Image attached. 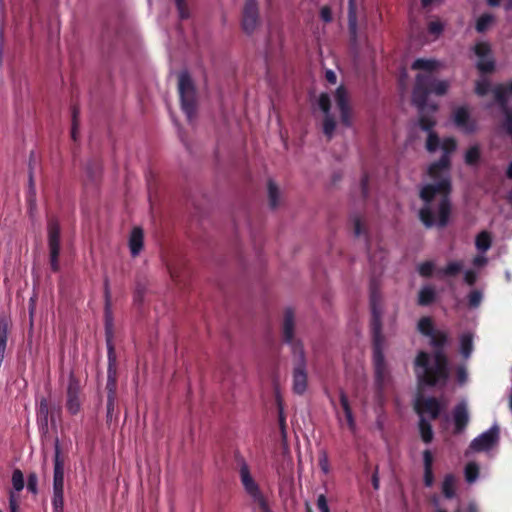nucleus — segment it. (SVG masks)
Returning <instances> with one entry per match:
<instances>
[{
	"label": "nucleus",
	"instance_id": "f257e3e1",
	"mask_svg": "<svg viewBox=\"0 0 512 512\" xmlns=\"http://www.w3.org/2000/svg\"><path fill=\"white\" fill-rule=\"evenodd\" d=\"M448 88L449 82L446 80L434 79L430 75H416L411 101L418 111L417 126L428 134L426 149L429 152H435L441 143L438 134L434 131L439 106L436 103H429L428 97L431 94L443 96Z\"/></svg>",
	"mask_w": 512,
	"mask_h": 512
},
{
	"label": "nucleus",
	"instance_id": "f03ea898",
	"mask_svg": "<svg viewBox=\"0 0 512 512\" xmlns=\"http://www.w3.org/2000/svg\"><path fill=\"white\" fill-rule=\"evenodd\" d=\"M432 354L419 351L414 360V372L419 387L443 389L450 378L449 361L445 347L449 342L448 333L437 330L429 337Z\"/></svg>",
	"mask_w": 512,
	"mask_h": 512
},
{
	"label": "nucleus",
	"instance_id": "7ed1b4c3",
	"mask_svg": "<svg viewBox=\"0 0 512 512\" xmlns=\"http://www.w3.org/2000/svg\"><path fill=\"white\" fill-rule=\"evenodd\" d=\"M451 191L452 184L449 175L440 178L433 184H427L421 189L420 198L425 205L419 210V219L426 228L433 226L444 228L449 224L452 211Z\"/></svg>",
	"mask_w": 512,
	"mask_h": 512
},
{
	"label": "nucleus",
	"instance_id": "20e7f679",
	"mask_svg": "<svg viewBox=\"0 0 512 512\" xmlns=\"http://www.w3.org/2000/svg\"><path fill=\"white\" fill-rule=\"evenodd\" d=\"M104 328H105V340L107 346V420H111L115 410L116 398H117V356L115 346L113 343L114 338V318L111 308V291L109 286V279H104Z\"/></svg>",
	"mask_w": 512,
	"mask_h": 512
},
{
	"label": "nucleus",
	"instance_id": "39448f33",
	"mask_svg": "<svg viewBox=\"0 0 512 512\" xmlns=\"http://www.w3.org/2000/svg\"><path fill=\"white\" fill-rule=\"evenodd\" d=\"M178 93L180 105L189 122H192L197 114V92L194 81L188 70H183L178 75Z\"/></svg>",
	"mask_w": 512,
	"mask_h": 512
},
{
	"label": "nucleus",
	"instance_id": "423d86ee",
	"mask_svg": "<svg viewBox=\"0 0 512 512\" xmlns=\"http://www.w3.org/2000/svg\"><path fill=\"white\" fill-rule=\"evenodd\" d=\"M54 449L52 506L53 512H64V459L58 438L54 441Z\"/></svg>",
	"mask_w": 512,
	"mask_h": 512
},
{
	"label": "nucleus",
	"instance_id": "0eeeda50",
	"mask_svg": "<svg viewBox=\"0 0 512 512\" xmlns=\"http://www.w3.org/2000/svg\"><path fill=\"white\" fill-rule=\"evenodd\" d=\"M371 333L373 340V361L375 373L378 379H381L385 369V360L383 354L384 335L382 333V321L380 312L373 307L371 318Z\"/></svg>",
	"mask_w": 512,
	"mask_h": 512
},
{
	"label": "nucleus",
	"instance_id": "6e6552de",
	"mask_svg": "<svg viewBox=\"0 0 512 512\" xmlns=\"http://www.w3.org/2000/svg\"><path fill=\"white\" fill-rule=\"evenodd\" d=\"M240 464V479L246 493L253 499V502L258 505L261 512H272L267 500L261 493L259 485L253 479L249 466L243 457L239 458Z\"/></svg>",
	"mask_w": 512,
	"mask_h": 512
},
{
	"label": "nucleus",
	"instance_id": "1a4fd4ad",
	"mask_svg": "<svg viewBox=\"0 0 512 512\" xmlns=\"http://www.w3.org/2000/svg\"><path fill=\"white\" fill-rule=\"evenodd\" d=\"M296 317L292 307H287L284 310L283 321L281 326L282 342L291 347L293 355L305 352L303 343L300 339L295 337Z\"/></svg>",
	"mask_w": 512,
	"mask_h": 512
},
{
	"label": "nucleus",
	"instance_id": "9d476101",
	"mask_svg": "<svg viewBox=\"0 0 512 512\" xmlns=\"http://www.w3.org/2000/svg\"><path fill=\"white\" fill-rule=\"evenodd\" d=\"M60 224L56 218H50L47 223V240L49 249L50 268L53 272L60 270Z\"/></svg>",
	"mask_w": 512,
	"mask_h": 512
},
{
	"label": "nucleus",
	"instance_id": "9b49d317",
	"mask_svg": "<svg viewBox=\"0 0 512 512\" xmlns=\"http://www.w3.org/2000/svg\"><path fill=\"white\" fill-rule=\"evenodd\" d=\"M295 359L293 367V386L292 390L297 395H303L308 386L307 362L305 352L293 355Z\"/></svg>",
	"mask_w": 512,
	"mask_h": 512
},
{
	"label": "nucleus",
	"instance_id": "f8f14e48",
	"mask_svg": "<svg viewBox=\"0 0 512 512\" xmlns=\"http://www.w3.org/2000/svg\"><path fill=\"white\" fill-rule=\"evenodd\" d=\"M260 23L259 7L257 0H245L242 10V29L250 35Z\"/></svg>",
	"mask_w": 512,
	"mask_h": 512
},
{
	"label": "nucleus",
	"instance_id": "ddd939ff",
	"mask_svg": "<svg viewBox=\"0 0 512 512\" xmlns=\"http://www.w3.org/2000/svg\"><path fill=\"white\" fill-rule=\"evenodd\" d=\"M81 386L79 379L75 376L74 372L71 371L68 379L67 386V400L66 408L71 415H76L81 410L80 401Z\"/></svg>",
	"mask_w": 512,
	"mask_h": 512
},
{
	"label": "nucleus",
	"instance_id": "4468645a",
	"mask_svg": "<svg viewBox=\"0 0 512 512\" xmlns=\"http://www.w3.org/2000/svg\"><path fill=\"white\" fill-rule=\"evenodd\" d=\"M336 105L340 111L342 125L349 128L352 126L351 108L349 105L348 92L344 86H339L334 94Z\"/></svg>",
	"mask_w": 512,
	"mask_h": 512
},
{
	"label": "nucleus",
	"instance_id": "2eb2a0df",
	"mask_svg": "<svg viewBox=\"0 0 512 512\" xmlns=\"http://www.w3.org/2000/svg\"><path fill=\"white\" fill-rule=\"evenodd\" d=\"M499 429L492 426L489 430L483 432L470 443V448L476 452H482L491 449L498 441Z\"/></svg>",
	"mask_w": 512,
	"mask_h": 512
},
{
	"label": "nucleus",
	"instance_id": "dca6fc26",
	"mask_svg": "<svg viewBox=\"0 0 512 512\" xmlns=\"http://www.w3.org/2000/svg\"><path fill=\"white\" fill-rule=\"evenodd\" d=\"M416 412L422 416L423 413H427L431 420H435L439 417L442 411V405L440 401L435 397L424 398L419 400L415 406Z\"/></svg>",
	"mask_w": 512,
	"mask_h": 512
},
{
	"label": "nucleus",
	"instance_id": "f3484780",
	"mask_svg": "<svg viewBox=\"0 0 512 512\" xmlns=\"http://www.w3.org/2000/svg\"><path fill=\"white\" fill-rule=\"evenodd\" d=\"M453 121L466 134H471L476 130V122L471 119L470 113L465 107H459L454 111Z\"/></svg>",
	"mask_w": 512,
	"mask_h": 512
},
{
	"label": "nucleus",
	"instance_id": "a211bd4d",
	"mask_svg": "<svg viewBox=\"0 0 512 512\" xmlns=\"http://www.w3.org/2000/svg\"><path fill=\"white\" fill-rule=\"evenodd\" d=\"M452 415L454 422V433L460 434L465 430L469 422L467 404L464 401L457 403L453 408Z\"/></svg>",
	"mask_w": 512,
	"mask_h": 512
},
{
	"label": "nucleus",
	"instance_id": "6ab92c4d",
	"mask_svg": "<svg viewBox=\"0 0 512 512\" xmlns=\"http://www.w3.org/2000/svg\"><path fill=\"white\" fill-rule=\"evenodd\" d=\"M424 475L423 482L426 487H432L434 484L433 474V454L429 449L423 451Z\"/></svg>",
	"mask_w": 512,
	"mask_h": 512
},
{
	"label": "nucleus",
	"instance_id": "aec40b11",
	"mask_svg": "<svg viewBox=\"0 0 512 512\" xmlns=\"http://www.w3.org/2000/svg\"><path fill=\"white\" fill-rule=\"evenodd\" d=\"M144 233L142 228H133L129 238V248L133 257L137 256L143 248Z\"/></svg>",
	"mask_w": 512,
	"mask_h": 512
},
{
	"label": "nucleus",
	"instance_id": "412c9836",
	"mask_svg": "<svg viewBox=\"0 0 512 512\" xmlns=\"http://www.w3.org/2000/svg\"><path fill=\"white\" fill-rule=\"evenodd\" d=\"M451 165L450 156L441 155V157L429 166L428 173L431 178L438 179L441 170H449Z\"/></svg>",
	"mask_w": 512,
	"mask_h": 512
},
{
	"label": "nucleus",
	"instance_id": "4be33fe9",
	"mask_svg": "<svg viewBox=\"0 0 512 512\" xmlns=\"http://www.w3.org/2000/svg\"><path fill=\"white\" fill-rule=\"evenodd\" d=\"M37 415L39 424L43 428L47 429L49 416L51 418V423L54 424L53 412L50 413L49 404L46 398H42L40 400Z\"/></svg>",
	"mask_w": 512,
	"mask_h": 512
},
{
	"label": "nucleus",
	"instance_id": "5701e85b",
	"mask_svg": "<svg viewBox=\"0 0 512 512\" xmlns=\"http://www.w3.org/2000/svg\"><path fill=\"white\" fill-rule=\"evenodd\" d=\"M339 400H340V404L343 408L348 426L351 430H354L355 429V420H354L353 412H352L348 397L343 389H340V391H339Z\"/></svg>",
	"mask_w": 512,
	"mask_h": 512
},
{
	"label": "nucleus",
	"instance_id": "b1692460",
	"mask_svg": "<svg viewBox=\"0 0 512 512\" xmlns=\"http://www.w3.org/2000/svg\"><path fill=\"white\" fill-rule=\"evenodd\" d=\"M438 66V62L435 61V60H429V59H423V58H418L416 59L412 65H411V69L413 70H424V71H427L428 73H421L422 75H430L432 76L434 79H436L432 74L431 72L433 70H435Z\"/></svg>",
	"mask_w": 512,
	"mask_h": 512
},
{
	"label": "nucleus",
	"instance_id": "393cba45",
	"mask_svg": "<svg viewBox=\"0 0 512 512\" xmlns=\"http://www.w3.org/2000/svg\"><path fill=\"white\" fill-rule=\"evenodd\" d=\"M508 93V90L503 85H496L493 89L495 101L502 112L510 110L508 107Z\"/></svg>",
	"mask_w": 512,
	"mask_h": 512
},
{
	"label": "nucleus",
	"instance_id": "a878e982",
	"mask_svg": "<svg viewBox=\"0 0 512 512\" xmlns=\"http://www.w3.org/2000/svg\"><path fill=\"white\" fill-rule=\"evenodd\" d=\"M456 478L453 474H447L442 482V493L445 498L452 499L456 496Z\"/></svg>",
	"mask_w": 512,
	"mask_h": 512
},
{
	"label": "nucleus",
	"instance_id": "bb28decb",
	"mask_svg": "<svg viewBox=\"0 0 512 512\" xmlns=\"http://www.w3.org/2000/svg\"><path fill=\"white\" fill-rule=\"evenodd\" d=\"M436 299V292L433 287L425 286L418 294V304L421 306H428L432 304Z\"/></svg>",
	"mask_w": 512,
	"mask_h": 512
},
{
	"label": "nucleus",
	"instance_id": "cd10ccee",
	"mask_svg": "<svg viewBox=\"0 0 512 512\" xmlns=\"http://www.w3.org/2000/svg\"><path fill=\"white\" fill-rule=\"evenodd\" d=\"M492 238L489 232L481 231L475 239V245L478 251L484 253L490 249Z\"/></svg>",
	"mask_w": 512,
	"mask_h": 512
},
{
	"label": "nucleus",
	"instance_id": "c85d7f7f",
	"mask_svg": "<svg viewBox=\"0 0 512 512\" xmlns=\"http://www.w3.org/2000/svg\"><path fill=\"white\" fill-rule=\"evenodd\" d=\"M280 191L277 184L270 179L268 181V200L271 209H276L279 205Z\"/></svg>",
	"mask_w": 512,
	"mask_h": 512
},
{
	"label": "nucleus",
	"instance_id": "c756f323",
	"mask_svg": "<svg viewBox=\"0 0 512 512\" xmlns=\"http://www.w3.org/2000/svg\"><path fill=\"white\" fill-rule=\"evenodd\" d=\"M418 426L422 440L425 443H430L433 440V430L430 422L421 416Z\"/></svg>",
	"mask_w": 512,
	"mask_h": 512
},
{
	"label": "nucleus",
	"instance_id": "7c9ffc66",
	"mask_svg": "<svg viewBox=\"0 0 512 512\" xmlns=\"http://www.w3.org/2000/svg\"><path fill=\"white\" fill-rule=\"evenodd\" d=\"M480 157V147L479 145L475 144L466 151L464 160L468 166H475L479 163Z\"/></svg>",
	"mask_w": 512,
	"mask_h": 512
},
{
	"label": "nucleus",
	"instance_id": "2f4dec72",
	"mask_svg": "<svg viewBox=\"0 0 512 512\" xmlns=\"http://www.w3.org/2000/svg\"><path fill=\"white\" fill-rule=\"evenodd\" d=\"M348 25L350 32L355 34L357 29L356 0H348Z\"/></svg>",
	"mask_w": 512,
	"mask_h": 512
},
{
	"label": "nucleus",
	"instance_id": "473e14b6",
	"mask_svg": "<svg viewBox=\"0 0 512 512\" xmlns=\"http://www.w3.org/2000/svg\"><path fill=\"white\" fill-rule=\"evenodd\" d=\"M417 327L419 332L427 337L432 336L437 331V329L434 328L432 319L430 317H422L418 321Z\"/></svg>",
	"mask_w": 512,
	"mask_h": 512
},
{
	"label": "nucleus",
	"instance_id": "72a5a7b5",
	"mask_svg": "<svg viewBox=\"0 0 512 512\" xmlns=\"http://www.w3.org/2000/svg\"><path fill=\"white\" fill-rule=\"evenodd\" d=\"M473 350L472 335L463 334L460 338V353L464 358H469Z\"/></svg>",
	"mask_w": 512,
	"mask_h": 512
},
{
	"label": "nucleus",
	"instance_id": "f704fd0d",
	"mask_svg": "<svg viewBox=\"0 0 512 512\" xmlns=\"http://www.w3.org/2000/svg\"><path fill=\"white\" fill-rule=\"evenodd\" d=\"M463 269V263L459 261L449 262L445 268L439 270V274L443 276L454 277L458 275Z\"/></svg>",
	"mask_w": 512,
	"mask_h": 512
},
{
	"label": "nucleus",
	"instance_id": "c9c22d12",
	"mask_svg": "<svg viewBox=\"0 0 512 512\" xmlns=\"http://www.w3.org/2000/svg\"><path fill=\"white\" fill-rule=\"evenodd\" d=\"M473 51L478 58H493L491 46L488 42L476 43Z\"/></svg>",
	"mask_w": 512,
	"mask_h": 512
},
{
	"label": "nucleus",
	"instance_id": "e433bc0d",
	"mask_svg": "<svg viewBox=\"0 0 512 512\" xmlns=\"http://www.w3.org/2000/svg\"><path fill=\"white\" fill-rule=\"evenodd\" d=\"M87 177L92 181H97L102 173V165L99 162H89L86 166Z\"/></svg>",
	"mask_w": 512,
	"mask_h": 512
},
{
	"label": "nucleus",
	"instance_id": "4c0bfd02",
	"mask_svg": "<svg viewBox=\"0 0 512 512\" xmlns=\"http://www.w3.org/2000/svg\"><path fill=\"white\" fill-rule=\"evenodd\" d=\"M476 68L481 73H492L495 69V60L494 58H479Z\"/></svg>",
	"mask_w": 512,
	"mask_h": 512
},
{
	"label": "nucleus",
	"instance_id": "58836bf2",
	"mask_svg": "<svg viewBox=\"0 0 512 512\" xmlns=\"http://www.w3.org/2000/svg\"><path fill=\"white\" fill-rule=\"evenodd\" d=\"M493 21V16L490 14H483L481 15L475 25V29L478 33H484L488 30L489 26L491 25Z\"/></svg>",
	"mask_w": 512,
	"mask_h": 512
},
{
	"label": "nucleus",
	"instance_id": "ea45409f",
	"mask_svg": "<svg viewBox=\"0 0 512 512\" xmlns=\"http://www.w3.org/2000/svg\"><path fill=\"white\" fill-rule=\"evenodd\" d=\"M465 479L468 483L476 481L479 475V467L475 462H470L465 466L464 470Z\"/></svg>",
	"mask_w": 512,
	"mask_h": 512
},
{
	"label": "nucleus",
	"instance_id": "a19ab883",
	"mask_svg": "<svg viewBox=\"0 0 512 512\" xmlns=\"http://www.w3.org/2000/svg\"><path fill=\"white\" fill-rule=\"evenodd\" d=\"M335 127L336 121L334 117L331 114L325 115L323 121V133L328 137V139L332 138Z\"/></svg>",
	"mask_w": 512,
	"mask_h": 512
},
{
	"label": "nucleus",
	"instance_id": "79ce46f5",
	"mask_svg": "<svg viewBox=\"0 0 512 512\" xmlns=\"http://www.w3.org/2000/svg\"><path fill=\"white\" fill-rule=\"evenodd\" d=\"M12 485L16 491L24 488V476L20 469H15L12 473Z\"/></svg>",
	"mask_w": 512,
	"mask_h": 512
},
{
	"label": "nucleus",
	"instance_id": "37998d69",
	"mask_svg": "<svg viewBox=\"0 0 512 512\" xmlns=\"http://www.w3.org/2000/svg\"><path fill=\"white\" fill-rule=\"evenodd\" d=\"M441 148L443 150L442 155L450 156L457 148V143L454 138H445L441 143Z\"/></svg>",
	"mask_w": 512,
	"mask_h": 512
},
{
	"label": "nucleus",
	"instance_id": "c03bdc74",
	"mask_svg": "<svg viewBox=\"0 0 512 512\" xmlns=\"http://www.w3.org/2000/svg\"><path fill=\"white\" fill-rule=\"evenodd\" d=\"M318 106L325 115H329L331 108L330 97L327 93H321L318 99Z\"/></svg>",
	"mask_w": 512,
	"mask_h": 512
},
{
	"label": "nucleus",
	"instance_id": "a18cd8bd",
	"mask_svg": "<svg viewBox=\"0 0 512 512\" xmlns=\"http://www.w3.org/2000/svg\"><path fill=\"white\" fill-rule=\"evenodd\" d=\"M176 8L178 11L179 18L181 20L188 19L190 12L185 0H175Z\"/></svg>",
	"mask_w": 512,
	"mask_h": 512
},
{
	"label": "nucleus",
	"instance_id": "49530a36",
	"mask_svg": "<svg viewBox=\"0 0 512 512\" xmlns=\"http://www.w3.org/2000/svg\"><path fill=\"white\" fill-rule=\"evenodd\" d=\"M482 301V293L479 290H473L468 294V305L470 308H477Z\"/></svg>",
	"mask_w": 512,
	"mask_h": 512
},
{
	"label": "nucleus",
	"instance_id": "de8ad7c7",
	"mask_svg": "<svg viewBox=\"0 0 512 512\" xmlns=\"http://www.w3.org/2000/svg\"><path fill=\"white\" fill-rule=\"evenodd\" d=\"M490 82L487 79L478 80L475 86V93L478 96H485L490 90Z\"/></svg>",
	"mask_w": 512,
	"mask_h": 512
},
{
	"label": "nucleus",
	"instance_id": "09e8293b",
	"mask_svg": "<svg viewBox=\"0 0 512 512\" xmlns=\"http://www.w3.org/2000/svg\"><path fill=\"white\" fill-rule=\"evenodd\" d=\"M27 489L32 494L36 495L38 493V476L35 472H31L27 478Z\"/></svg>",
	"mask_w": 512,
	"mask_h": 512
},
{
	"label": "nucleus",
	"instance_id": "8fccbe9b",
	"mask_svg": "<svg viewBox=\"0 0 512 512\" xmlns=\"http://www.w3.org/2000/svg\"><path fill=\"white\" fill-rule=\"evenodd\" d=\"M417 270L422 277H430L434 270V264L431 261H425L418 266Z\"/></svg>",
	"mask_w": 512,
	"mask_h": 512
},
{
	"label": "nucleus",
	"instance_id": "3c124183",
	"mask_svg": "<svg viewBox=\"0 0 512 512\" xmlns=\"http://www.w3.org/2000/svg\"><path fill=\"white\" fill-rule=\"evenodd\" d=\"M502 113L504 114L505 117L502 126L506 133L509 136H512V109L503 111Z\"/></svg>",
	"mask_w": 512,
	"mask_h": 512
},
{
	"label": "nucleus",
	"instance_id": "603ef678",
	"mask_svg": "<svg viewBox=\"0 0 512 512\" xmlns=\"http://www.w3.org/2000/svg\"><path fill=\"white\" fill-rule=\"evenodd\" d=\"M319 466L324 474H328L330 471L328 455L325 450H321L319 453Z\"/></svg>",
	"mask_w": 512,
	"mask_h": 512
},
{
	"label": "nucleus",
	"instance_id": "864d4df0",
	"mask_svg": "<svg viewBox=\"0 0 512 512\" xmlns=\"http://www.w3.org/2000/svg\"><path fill=\"white\" fill-rule=\"evenodd\" d=\"M468 374L465 366L461 365L456 368V380L459 385H464L467 382Z\"/></svg>",
	"mask_w": 512,
	"mask_h": 512
},
{
	"label": "nucleus",
	"instance_id": "5fc2aeb1",
	"mask_svg": "<svg viewBox=\"0 0 512 512\" xmlns=\"http://www.w3.org/2000/svg\"><path fill=\"white\" fill-rule=\"evenodd\" d=\"M78 115H79V108L74 105L72 107V131H71L72 138L74 140H76V130H77V126H78V120H77Z\"/></svg>",
	"mask_w": 512,
	"mask_h": 512
},
{
	"label": "nucleus",
	"instance_id": "6e6d98bb",
	"mask_svg": "<svg viewBox=\"0 0 512 512\" xmlns=\"http://www.w3.org/2000/svg\"><path fill=\"white\" fill-rule=\"evenodd\" d=\"M443 29H444V26L440 21H431L428 24V31L431 34L439 35L442 33Z\"/></svg>",
	"mask_w": 512,
	"mask_h": 512
},
{
	"label": "nucleus",
	"instance_id": "4d7b16f0",
	"mask_svg": "<svg viewBox=\"0 0 512 512\" xmlns=\"http://www.w3.org/2000/svg\"><path fill=\"white\" fill-rule=\"evenodd\" d=\"M317 507L320 512H330L327 498L324 494H320L317 498Z\"/></svg>",
	"mask_w": 512,
	"mask_h": 512
},
{
	"label": "nucleus",
	"instance_id": "13d9d810",
	"mask_svg": "<svg viewBox=\"0 0 512 512\" xmlns=\"http://www.w3.org/2000/svg\"><path fill=\"white\" fill-rule=\"evenodd\" d=\"M320 17L325 23H330L333 20L331 8L323 6L320 10Z\"/></svg>",
	"mask_w": 512,
	"mask_h": 512
},
{
	"label": "nucleus",
	"instance_id": "bf43d9fd",
	"mask_svg": "<svg viewBox=\"0 0 512 512\" xmlns=\"http://www.w3.org/2000/svg\"><path fill=\"white\" fill-rule=\"evenodd\" d=\"M476 280H477V274H476V272H475V271H473V270H467V271L464 273V281H465L468 285H470V286L474 285V284H475V282H476Z\"/></svg>",
	"mask_w": 512,
	"mask_h": 512
},
{
	"label": "nucleus",
	"instance_id": "052dcab7",
	"mask_svg": "<svg viewBox=\"0 0 512 512\" xmlns=\"http://www.w3.org/2000/svg\"><path fill=\"white\" fill-rule=\"evenodd\" d=\"M368 182H369V177L366 173H364L362 175L361 181H360L361 191H362V195L364 198H367V196H368Z\"/></svg>",
	"mask_w": 512,
	"mask_h": 512
},
{
	"label": "nucleus",
	"instance_id": "680f3d73",
	"mask_svg": "<svg viewBox=\"0 0 512 512\" xmlns=\"http://www.w3.org/2000/svg\"><path fill=\"white\" fill-rule=\"evenodd\" d=\"M144 293H145L144 286H141L140 284H138L135 289V296H134L135 301L141 302L143 299Z\"/></svg>",
	"mask_w": 512,
	"mask_h": 512
},
{
	"label": "nucleus",
	"instance_id": "e2e57ef3",
	"mask_svg": "<svg viewBox=\"0 0 512 512\" xmlns=\"http://www.w3.org/2000/svg\"><path fill=\"white\" fill-rule=\"evenodd\" d=\"M371 481H372L373 488L375 490H378L380 487V480H379V476H378V466L375 467Z\"/></svg>",
	"mask_w": 512,
	"mask_h": 512
},
{
	"label": "nucleus",
	"instance_id": "0e129e2a",
	"mask_svg": "<svg viewBox=\"0 0 512 512\" xmlns=\"http://www.w3.org/2000/svg\"><path fill=\"white\" fill-rule=\"evenodd\" d=\"M354 234L356 237L362 234V224L359 218L354 219Z\"/></svg>",
	"mask_w": 512,
	"mask_h": 512
},
{
	"label": "nucleus",
	"instance_id": "69168bd1",
	"mask_svg": "<svg viewBox=\"0 0 512 512\" xmlns=\"http://www.w3.org/2000/svg\"><path fill=\"white\" fill-rule=\"evenodd\" d=\"M29 188L33 193L35 192L34 173L31 162L29 163Z\"/></svg>",
	"mask_w": 512,
	"mask_h": 512
},
{
	"label": "nucleus",
	"instance_id": "338daca9",
	"mask_svg": "<svg viewBox=\"0 0 512 512\" xmlns=\"http://www.w3.org/2000/svg\"><path fill=\"white\" fill-rule=\"evenodd\" d=\"M325 77H326V80L329 83H331V84H335L336 83V75H335V73L332 70H327L326 74H325Z\"/></svg>",
	"mask_w": 512,
	"mask_h": 512
},
{
	"label": "nucleus",
	"instance_id": "774afa93",
	"mask_svg": "<svg viewBox=\"0 0 512 512\" xmlns=\"http://www.w3.org/2000/svg\"><path fill=\"white\" fill-rule=\"evenodd\" d=\"M9 508L10 512H17L18 504L13 495H11L9 498Z\"/></svg>",
	"mask_w": 512,
	"mask_h": 512
}]
</instances>
